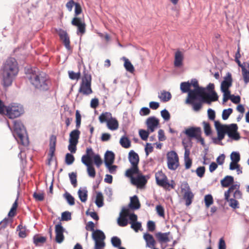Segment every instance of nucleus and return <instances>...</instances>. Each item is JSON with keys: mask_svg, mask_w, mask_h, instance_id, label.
I'll return each instance as SVG.
<instances>
[{"mask_svg": "<svg viewBox=\"0 0 249 249\" xmlns=\"http://www.w3.org/2000/svg\"><path fill=\"white\" fill-rule=\"evenodd\" d=\"M92 160L94 161V164L97 168H99L103 163V160L99 154H95L91 147H88L86 149V154L83 155L81 158V162L87 167L88 175L90 178H94L96 176V171L91 162Z\"/></svg>", "mask_w": 249, "mask_h": 249, "instance_id": "nucleus-1", "label": "nucleus"}, {"mask_svg": "<svg viewBox=\"0 0 249 249\" xmlns=\"http://www.w3.org/2000/svg\"><path fill=\"white\" fill-rule=\"evenodd\" d=\"M28 78L35 88L40 91H47L50 89L51 81L44 72L32 73L28 76Z\"/></svg>", "mask_w": 249, "mask_h": 249, "instance_id": "nucleus-2", "label": "nucleus"}, {"mask_svg": "<svg viewBox=\"0 0 249 249\" xmlns=\"http://www.w3.org/2000/svg\"><path fill=\"white\" fill-rule=\"evenodd\" d=\"M13 135L18 143L23 145L29 143L28 137L26 129L22 123L19 120H14Z\"/></svg>", "mask_w": 249, "mask_h": 249, "instance_id": "nucleus-3", "label": "nucleus"}, {"mask_svg": "<svg viewBox=\"0 0 249 249\" xmlns=\"http://www.w3.org/2000/svg\"><path fill=\"white\" fill-rule=\"evenodd\" d=\"M138 221V216L134 213L129 212L128 208L123 207L120 213L119 217L117 219V223L121 227H125L128 224Z\"/></svg>", "mask_w": 249, "mask_h": 249, "instance_id": "nucleus-4", "label": "nucleus"}, {"mask_svg": "<svg viewBox=\"0 0 249 249\" xmlns=\"http://www.w3.org/2000/svg\"><path fill=\"white\" fill-rule=\"evenodd\" d=\"M24 112V110L21 105L16 103H12L6 108V115L9 118L13 119L19 117Z\"/></svg>", "mask_w": 249, "mask_h": 249, "instance_id": "nucleus-5", "label": "nucleus"}, {"mask_svg": "<svg viewBox=\"0 0 249 249\" xmlns=\"http://www.w3.org/2000/svg\"><path fill=\"white\" fill-rule=\"evenodd\" d=\"M0 71L18 74V68L16 60L13 57L8 58L3 64Z\"/></svg>", "mask_w": 249, "mask_h": 249, "instance_id": "nucleus-6", "label": "nucleus"}, {"mask_svg": "<svg viewBox=\"0 0 249 249\" xmlns=\"http://www.w3.org/2000/svg\"><path fill=\"white\" fill-rule=\"evenodd\" d=\"M167 167L171 170H176L179 166V159L177 152L172 150L167 154Z\"/></svg>", "mask_w": 249, "mask_h": 249, "instance_id": "nucleus-7", "label": "nucleus"}, {"mask_svg": "<svg viewBox=\"0 0 249 249\" xmlns=\"http://www.w3.org/2000/svg\"><path fill=\"white\" fill-rule=\"evenodd\" d=\"M149 178V176L148 175H143L140 172L136 177L133 178V179L131 180V183L137 188L142 189L145 188Z\"/></svg>", "mask_w": 249, "mask_h": 249, "instance_id": "nucleus-8", "label": "nucleus"}, {"mask_svg": "<svg viewBox=\"0 0 249 249\" xmlns=\"http://www.w3.org/2000/svg\"><path fill=\"white\" fill-rule=\"evenodd\" d=\"M183 133L188 137V138L192 140L195 139L196 140L202 134L201 128L198 126H191L183 131Z\"/></svg>", "mask_w": 249, "mask_h": 249, "instance_id": "nucleus-9", "label": "nucleus"}, {"mask_svg": "<svg viewBox=\"0 0 249 249\" xmlns=\"http://www.w3.org/2000/svg\"><path fill=\"white\" fill-rule=\"evenodd\" d=\"M200 94H196L190 98H186L185 103L192 105L193 108L195 111H199L202 107V102L201 99H199L198 96Z\"/></svg>", "mask_w": 249, "mask_h": 249, "instance_id": "nucleus-10", "label": "nucleus"}, {"mask_svg": "<svg viewBox=\"0 0 249 249\" xmlns=\"http://www.w3.org/2000/svg\"><path fill=\"white\" fill-rule=\"evenodd\" d=\"M1 74L2 76L1 84L4 88L10 86L15 77L17 75V74L5 71H1Z\"/></svg>", "mask_w": 249, "mask_h": 249, "instance_id": "nucleus-11", "label": "nucleus"}, {"mask_svg": "<svg viewBox=\"0 0 249 249\" xmlns=\"http://www.w3.org/2000/svg\"><path fill=\"white\" fill-rule=\"evenodd\" d=\"M56 143V137L53 135H52L50 138V143H49V158L48 159V162L46 164L50 166L51 165V162L52 160L53 157L54 156L55 146Z\"/></svg>", "mask_w": 249, "mask_h": 249, "instance_id": "nucleus-12", "label": "nucleus"}, {"mask_svg": "<svg viewBox=\"0 0 249 249\" xmlns=\"http://www.w3.org/2000/svg\"><path fill=\"white\" fill-rule=\"evenodd\" d=\"M56 143V137L53 135H52L50 138V143H49V158L48 159V162L46 164L50 166L51 165V162L52 160L53 157L54 156L55 146Z\"/></svg>", "mask_w": 249, "mask_h": 249, "instance_id": "nucleus-13", "label": "nucleus"}, {"mask_svg": "<svg viewBox=\"0 0 249 249\" xmlns=\"http://www.w3.org/2000/svg\"><path fill=\"white\" fill-rule=\"evenodd\" d=\"M65 228L62 226L61 222H59L55 226V241L58 244L62 243L64 240V232Z\"/></svg>", "mask_w": 249, "mask_h": 249, "instance_id": "nucleus-14", "label": "nucleus"}, {"mask_svg": "<svg viewBox=\"0 0 249 249\" xmlns=\"http://www.w3.org/2000/svg\"><path fill=\"white\" fill-rule=\"evenodd\" d=\"M145 124L150 132H153L159 127L160 121L155 116H150L146 119Z\"/></svg>", "mask_w": 249, "mask_h": 249, "instance_id": "nucleus-15", "label": "nucleus"}, {"mask_svg": "<svg viewBox=\"0 0 249 249\" xmlns=\"http://www.w3.org/2000/svg\"><path fill=\"white\" fill-rule=\"evenodd\" d=\"M71 23L72 25L77 27L76 34L83 35L85 33L86 24L82 21L80 18H73L71 20Z\"/></svg>", "mask_w": 249, "mask_h": 249, "instance_id": "nucleus-16", "label": "nucleus"}, {"mask_svg": "<svg viewBox=\"0 0 249 249\" xmlns=\"http://www.w3.org/2000/svg\"><path fill=\"white\" fill-rule=\"evenodd\" d=\"M58 34L60 39L63 42V44L67 50L68 51H70L71 52L72 50L70 46V39L66 31L62 29H59Z\"/></svg>", "mask_w": 249, "mask_h": 249, "instance_id": "nucleus-17", "label": "nucleus"}, {"mask_svg": "<svg viewBox=\"0 0 249 249\" xmlns=\"http://www.w3.org/2000/svg\"><path fill=\"white\" fill-rule=\"evenodd\" d=\"M232 75L230 72H228L226 75L224 77V79L220 85V89H229L232 84Z\"/></svg>", "mask_w": 249, "mask_h": 249, "instance_id": "nucleus-18", "label": "nucleus"}, {"mask_svg": "<svg viewBox=\"0 0 249 249\" xmlns=\"http://www.w3.org/2000/svg\"><path fill=\"white\" fill-rule=\"evenodd\" d=\"M156 181L157 185L165 188V184L167 181V177L161 171H158L155 174Z\"/></svg>", "mask_w": 249, "mask_h": 249, "instance_id": "nucleus-19", "label": "nucleus"}, {"mask_svg": "<svg viewBox=\"0 0 249 249\" xmlns=\"http://www.w3.org/2000/svg\"><path fill=\"white\" fill-rule=\"evenodd\" d=\"M191 85H190V82H181L180 85V89L182 93H187L188 95L187 98H190L195 94L192 92V90L190 89Z\"/></svg>", "mask_w": 249, "mask_h": 249, "instance_id": "nucleus-20", "label": "nucleus"}, {"mask_svg": "<svg viewBox=\"0 0 249 249\" xmlns=\"http://www.w3.org/2000/svg\"><path fill=\"white\" fill-rule=\"evenodd\" d=\"M184 185L185 187L187 189V191L184 193V198L185 200L186 206H189L192 203L194 195L190 190V188L188 184L186 183Z\"/></svg>", "mask_w": 249, "mask_h": 249, "instance_id": "nucleus-21", "label": "nucleus"}, {"mask_svg": "<svg viewBox=\"0 0 249 249\" xmlns=\"http://www.w3.org/2000/svg\"><path fill=\"white\" fill-rule=\"evenodd\" d=\"M127 207L128 208V209H130L132 210H137L140 208L141 204L137 195L130 197V203Z\"/></svg>", "mask_w": 249, "mask_h": 249, "instance_id": "nucleus-22", "label": "nucleus"}, {"mask_svg": "<svg viewBox=\"0 0 249 249\" xmlns=\"http://www.w3.org/2000/svg\"><path fill=\"white\" fill-rule=\"evenodd\" d=\"M190 85H191V87L193 86L194 87V89L192 90V91L195 95L200 94L205 90L203 87L199 86L198 81L195 78L191 79Z\"/></svg>", "mask_w": 249, "mask_h": 249, "instance_id": "nucleus-23", "label": "nucleus"}, {"mask_svg": "<svg viewBox=\"0 0 249 249\" xmlns=\"http://www.w3.org/2000/svg\"><path fill=\"white\" fill-rule=\"evenodd\" d=\"M128 159L131 165L138 166L140 159L138 154L133 150H131L128 153Z\"/></svg>", "mask_w": 249, "mask_h": 249, "instance_id": "nucleus-24", "label": "nucleus"}, {"mask_svg": "<svg viewBox=\"0 0 249 249\" xmlns=\"http://www.w3.org/2000/svg\"><path fill=\"white\" fill-rule=\"evenodd\" d=\"M184 55L179 50H177L175 54L174 66L177 68H180L183 65Z\"/></svg>", "mask_w": 249, "mask_h": 249, "instance_id": "nucleus-25", "label": "nucleus"}, {"mask_svg": "<svg viewBox=\"0 0 249 249\" xmlns=\"http://www.w3.org/2000/svg\"><path fill=\"white\" fill-rule=\"evenodd\" d=\"M92 238L95 242L103 241L106 239V235L104 232L100 229H96L92 233Z\"/></svg>", "mask_w": 249, "mask_h": 249, "instance_id": "nucleus-26", "label": "nucleus"}, {"mask_svg": "<svg viewBox=\"0 0 249 249\" xmlns=\"http://www.w3.org/2000/svg\"><path fill=\"white\" fill-rule=\"evenodd\" d=\"M115 158V155L114 153L110 150H107L104 155V164H113Z\"/></svg>", "mask_w": 249, "mask_h": 249, "instance_id": "nucleus-27", "label": "nucleus"}, {"mask_svg": "<svg viewBox=\"0 0 249 249\" xmlns=\"http://www.w3.org/2000/svg\"><path fill=\"white\" fill-rule=\"evenodd\" d=\"M140 171L139 169L138 166L131 165V167L126 170L125 173V176L130 178V181L133 179V178L135 177L133 175H137L140 173Z\"/></svg>", "mask_w": 249, "mask_h": 249, "instance_id": "nucleus-28", "label": "nucleus"}, {"mask_svg": "<svg viewBox=\"0 0 249 249\" xmlns=\"http://www.w3.org/2000/svg\"><path fill=\"white\" fill-rule=\"evenodd\" d=\"M80 135V131L78 129H74L70 133L69 143H74L77 144L78 139Z\"/></svg>", "mask_w": 249, "mask_h": 249, "instance_id": "nucleus-29", "label": "nucleus"}, {"mask_svg": "<svg viewBox=\"0 0 249 249\" xmlns=\"http://www.w3.org/2000/svg\"><path fill=\"white\" fill-rule=\"evenodd\" d=\"M143 237L146 242V246L147 247L150 248H153L154 247L156 241L152 234L148 232H146L143 234Z\"/></svg>", "mask_w": 249, "mask_h": 249, "instance_id": "nucleus-30", "label": "nucleus"}, {"mask_svg": "<svg viewBox=\"0 0 249 249\" xmlns=\"http://www.w3.org/2000/svg\"><path fill=\"white\" fill-rule=\"evenodd\" d=\"M107 128L112 131L117 130L119 127V123L117 119L115 117H111L107 123Z\"/></svg>", "mask_w": 249, "mask_h": 249, "instance_id": "nucleus-31", "label": "nucleus"}, {"mask_svg": "<svg viewBox=\"0 0 249 249\" xmlns=\"http://www.w3.org/2000/svg\"><path fill=\"white\" fill-rule=\"evenodd\" d=\"M83 75L82 77V81L81 83L91 86V75L89 74L86 68L84 67L83 71Z\"/></svg>", "mask_w": 249, "mask_h": 249, "instance_id": "nucleus-32", "label": "nucleus"}, {"mask_svg": "<svg viewBox=\"0 0 249 249\" xmlns=\"http://www.w3.org/2000/svg\"><path fill=\"white\" fill-rule=\"evenodd\" d=\"M234 181V178L232 176L227 175L221 180L220 183L222 187L226 188L233 183Z\"/></svg>", "mask_w": 249, "mask_h": 249, "instance_id": "nucleus-33", "label": "nucleus"}, {"mask_svg": "<svg viewBox=\"0 0 249 249\" xmlns=\"http://www.w3.org/2000/svg\"><path fill=\"white\" fill-rule=\"evenodd\" d=\"M78 92L79 93H82L84 95H88L92 93L91 86L81 83Z\"/></svg>", "mask_w": 249, "mask_h": 249, "instance_id": "nucleus-34", "label": "nucleus"}, {"mask_svg": "<svg viewBox=\"0 0 249 249\" xmlns=\"http://www.w3.org/2000/svg\"><path fill=\"white\" fill-rule=\"evenodd\" d=\"M169 234V231L164 233L158 232L156 233L155 236L160 243H167L169 241L168 236Z\"/></svg>", "mask_w": 249, "mask_h": 249, "instance_id": "nucleus-35", "label": "nucleus"}, {"mask_svg": "<svg viewBox=\"0 0 249 249\" xmlns=\"http://www.w3.org/2000/svg\"><path fill=\"white\" fill-rule=\"evenodd\" d=\"M78 197L82 202H85L88 198V190L86 187L80 188L77 192Z\"/></svg>", "mask_w": 249, "mask_h": 249, "instance_id": "nucleus-36", "label": "nucleus"}, {"mask_svg": "<svg viewBox=\"0 0 249 249\" xmlns=\"http://www.w3.org/2000/svg\"><path fill=\"white\" fill-rule=\"evenodd\" d=\"M33 243L36 246H39L40 244L44 243L47 240L45 236H40L38 234H35L33 238Z\"/></svg>", "mask_w": 249, "mask_h": 249, "instance_id": "nucleus-37", "label": "nucleus"}, {"mask_svg": "<svg viewBox=\"0 0 249 249\" xmlns=\"http://www.w3.org/2000/svg\"><path fill=\"white\" fill-rule=\"evenodd\" d=\"M204 89L205 90L201 93L206 96L209 99L211 100V101H217L218 100V96L215 91L207 92L206 89Z\"/></svg>", "mask_w": 249, "mask_h": 249, "instance_id": "nucleus-38", "label": "nucleus"}, {"mask_svg": "<svg viewBox=\"0 0 249 249\" xmlns=\"http://www.w3.org/2000/svg\"><path fill=\"white\" fill-rule=\"evenodd\" d=\"M190 154V152L187 150L184 152V164L186 169L190 168L192 164V160L189 157Z\"/></svg>", "mask_w": 249, "mask_h": 249, "instance_id": "nucleus-39", "label": "nucleus"}, {"mask_svg": "<svg viewBox=\"0 0 249 249\" xmlns=\"http://www.w3.org/2000/svg\"><path fill=\"white\" fill-rule=\"evenodd\" d=\"M121 145L125 148H129L131 146V141L125 135L123 136L120 140Z\"/></svg>", "mask_w": 249, "mask_h": 249, "instance_id": "nucleus-40", "label": "nucleus"}, {"mask_svg": "<svg viewBox=\"0 0 249 249\" xmlns=\"http://www.w3.org/2000/svg\"><path fill=\"white\" fill-rule=\"evenodd\" d=\"M112 114L110 112H106L102 113L99 117V120L100 123L103 124L107 123L108 120L112 117Z\"/></svg>", "mask_w": 249, "mask_h": 249, "instance_id": "nucleus-41", "label": "nucleus"}, {"mask_svg": "<svg viewBox=\"0 0 249 249\" xmlns=\"http://www.w3.org/2000/svg\"><path fill=\"white\" fill-rule=\"evenodd\" d=\"M158 97L163 102H166L171 99L172 95L170 92L163 90L161 93V95H159Z\"/></svg>", "mask_w": 249, "mask_h": 249, "instance_id": "nucleus-42", "label": "nucleus"}, {"mask_svg": "<svg viewBox=\"0 0 249 249\" xmlns=\"http://www.w3.org/2000/svg\"><path fill=\"white\" fill-rule=\"evenodd\" d=\"M63 196L69 205L73 206L75 204V198L70 193L66 191Z\"/></svg>", "mask_w": 249, "mask_h": 249, "instance_id": "nucleus-43", "label": "nucleus"}, {"mask_svg": "<svg viewBox=\"0 0 249 249\" xmlns=\"http://www.w3.org/2000/svg\"><path fill=\"white\" fill-rule=\"evenodd\" d=\"M95 203L98 208H101L104 206V198L101 192H97Z\"/></svg>", "mask_w": 249, "mask_h": 249, "instance_id": "nucleus-44", "label": "nucleus"}, {"mask_svg": "<svg viewBox=\"0 0 249 249\" xmlns=\"http://www.w3.org/2000/svg\"><path fill=\"white\" fill-rule=\"evenodd\" d=\"M123 59L124 60V67L126 71L131 73L135 71V69L131 62L128 59L125 57H123Z\"/></svg>", "mask_w": 249, "mask_h": 249, "instance_id": "nucleus-45", "label": "nucleus"}, {"mask_svg": "<svg viewBox=\"0 0 249 249\" xmlns=\"http://www.w3.org/2000/svg\"><path fill=\"white\" fill-rule=\"evenodd\" d=\"M152 133L147 129V130L143 129H140L139 130V135L142 141H146L147 140L150 133Z\"/></svg>", "mask_w": 249, "mask_h": 249, "instance_id": "nucleus-46", "label": "nucleus"}, {"mask_svg": "<svg viewBox=\"0 0 249 249\" xmlns=\"http://www.w3.org/2000/svg\"><path fill=\"white\" fill-rule=\"evenodd\" d=\"M221 91L223 93V99H222V104L224 105L229 99L231 100V91L230 89H220Z\"/></svg>", "mask_w": 249, "mask_h": 249, "instance_id": "nucleus-47", "label": "nucleus"}, {"mask_svg": "<svg viewBox=\"0 0 249 249\" xmlns=\"http://www.w3.org/2000/svg\"><path fill=\"white\" fill-rule=\"evenodd\" d=\"M111 243L112 246L116 248H119L121 246L122 241L118 236H114L111 238Z\"/></svg>", "mask_w": 249, "mask_h": 249, "instance_id": "nucleus-48", "label": "nucleus"}, {"mask_svg": "<svg viewBox=\"0 0 249 249\" xmlns=\"http://www.w3.org/2000/svg\"><path fill=\"white\" fill-rule=\"evenodd\" d=\"M204 201L206 208H208L213 203V199L211 194H207L204 196Z\"/></svg>", "mask_w": 249, "mask_h": 249, "instance_id": "nucleus-49", "label": "nucleus"}, {"mask_svg": "<svg viewBox=\"0 0 249 249\" xmlns=\"http://www.w3.org/2000/svg\"><path fill=\"white\" fill-rule=\"evenodd\" d=\"M231 160L232 161L231 162L236 164L237 163L240 161V155L239 152L237 151H233L231 152L230 155Z\"/></svg>", "mask_w": 249, "mask_h": 249, "instance_id": "nucleus-50", "label": "nucleus"}, {"mask_svg": "<svg viewBox=\"0 0 249 249\" xmlns=\"http://www.w3.org/2000/svg\"><path fill=\"white\" fill-rule=\"evenodd\" d=\"M202 124L204 125V131L205 135L207 136H210L212 133V130L210 124L209 123L205 121H203Z\"/></svg>", "mask_w": 249, "mask_h": 249, "instance_id": "nucleus-51", "label": "nucleus"}, {"mask_svg": "<svg viewBox=\"0 0 249 249\" xmlns=\"http://www.w3.org/2000/svg\"><path fill=\"white\" fill-rule=\"evenodd\" d=\"M74 160V157L71 153H68L66 154L65 162L67 165H70L72 164L73 163Z\"/></svg>", "mask_w": 249, "mask_h": 249, "instance_id": "nucleus-52", "label": "nucleus"}, {"mask_svg": "<svg viewBox=\"0 0 249 249\" xmlns=\"http://www.w3.org/2000/svg\"><path fill=\"white\" fill-rule=\"evenodd\" d=\"M225 126V129L226 131H228L229 132H238V125L236 124H226Z\"/></svg>", "mask_w": 249, "mask_h": 249, "instance_id": "nucleus-53", "label": "nucleus"}, {"mask_svg": "<svg viewBox=\"0 0 249 249\" xmlns=\"http://www.w3.org/2000/svg\"><path fill=\"white\" fill-rule=\"evenodd\" d=\"M69 177L71 184L74 187H76L77 185V174L76 172H71L69 174Z\"/></svg>", "mask_w": 249, "mask_h": 249, "instance_id": "nucleus-54", "label": "nucleus"}, {"mask_svg": "<svg viewBox=\"0 0 249 249\" xmlns=\"http://www.w3.org/2000/svg\"><path fill=\"white\" fill-rule=\"evenodd\" d=\"M233 109L232 108H229L223 109L222 113V118L223 120H227L231 114L232 113Z\"/></svg>", "mask_w": 249, "mask_h": 249, "instance_id": "nucleus-55", "label": "nucleus"}, {"mask_svg": "<svg viewBox=\"0 0 249 249\" xmlns=\"http://www.w3.org/2000/svg\"><path fill=\"white\" fill-rule=\"evenodd\" d=\"M71 219V213L69 211H65L61 213L60 221H68Z\"/></svg>", "mask_w": 249, "mask_h": 249, "instance_id": "nucleus-56", "label": "nucleus"}, {"mask_svg": "<svg viewBox=\"0 0 249 249\" xmlns=\"http://www.w3.org/2000/svg\"><path fill=\"white\" fill-rule=\"evenodd\" d=\"M131 228L135 232H138L139 231L142 230V223L139 221H136L131 224Z\"/></svg>", "mask_w": 249, "mask_h": 249, "instance_id": "nucleus-57", "label": "nucleus"}, {"mask_svg": "<svg viewBox=\"0 0 249 249\" xmlns=\"http://www.w3.org/2000/svg\"><path fill=\"white\" fill-rule=\"evenodd\" d=\"M192 144L191 140L189 139L186 142L185 139L182 140V144L184 147L185 152L186 150L190 152V148L192 147Z\"/></svg>", "mask_w": 249, "mask_h": 249, "instance_id": "nucleus-58", "label": "nucleus"}, {"mask_svg": "<svg viewBox=\"0 0 249 249\" xmlns=\"http://www.w3.org/2000/svg\"><path fill=\"white\" fill-rule=\"evenodd\" d=\"M69 78L71 80H78L81 77V73L80 71L75 72L71 71H68Z\"/></svg>", "mask_w": 249, "mask_h": 249, "instance_id": "nucleus-59", "label": "nucleus"}, {"mask_svg": "<svg viewBox=\"0 0 249 249\" xmlns=\"http://www.w3.org/2000/svg\"><path fill=\"white\" fill-rule=\"evenodd\" d=\"M195 172L198 177L202 178L204 177L205 173V167L203 166H199L195 170Z\"/></svg>", "mask_w": 249, "mask_h": 249, "instance_id": "nucleus-60", "label": "nucleus"}, {"mask_svg": "<svg viewBox=\"0 0 249 249\" xmlns=\"http://www.w3.org/2000/svg\"><path fill=\"white\" fill-rule=\"evenodd\" d=\"M216 131L219 141H221L224 138L225 134H227V133H229L228 131H226L225 128L221 129L218 130H217Z\"/></svg>", "mask_w": 249, "mask_h": 249, "instance_id": "nucleus-61", "label": "nucleus"}, {"mask_svg": "<svg viewBox=\"0 0 249 249\" xmlns=\"http://www.w3.org/2000/svg\"><path fill=\"white\" fill-rule=\"evenodd\" d=\"M162 118L165 121H167L170 119V114L169 111L165 108L160 111Z\"/></svg>", "mask_w": 249, "mask_h": 249, "instance_id": "nucleus-62", "label": "nucleus"}, {"mask_svg": "<svg viewBox=\"0 0 249 249\" xmlns=\"http://www.w3.org/2000/svg\"><path fill=\"white\" fill-rule=\"evenodd\" d=\"M106 167L108 170L110 174H115L118 166L116 165H113V164H107L105 165Z\"/></svg>", "mask_w": 249, "mask_h": 249, "instance_id": "nucleus-63", "label": "nucleus"}, {"mask_svg": "<svg viewBox=\"0 0 249 249\" xmlns=\"http://www.w3.org/2000/svg\"><path fill=\"white\" fill-rule=\"evenodd\" d=\"M248 70L242 71L244 82L246 84L249 82V64H248Z\"/></svg>", "mask_w": 249, "mask_h": 249, "instance_id": "nucleus-64", "label": "nucleus"}]
</instances>
